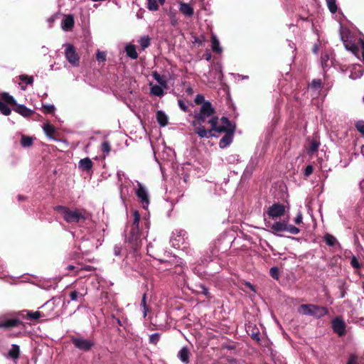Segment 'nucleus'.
I'll return each mask as SVG.
<instances>
[{"instance_id":"09e8293b","label":"nucleus","mask_w":364,"mask_h":364,"mask_svg":"<svg viewBox=\"0 0 364 364\" xmlns=\"http://www.w3.org/2000/svg\"><path fill=\"white\" fill-rule=\"evenodd\" d=\"M302 220H303L302 213L301 212H299L296 215L294 222L296 224L299 225L302 223Z\"/></svg>"},{"instance_id":"b1692460","label":"nucleus","mask_w":364,"mask_h":364,"mask_svg":"<svg viewBox=\"0 0 364 364\" xmlns=\"http://www.w3.org/2000/svg\"><path fill=\"white\" fill-rule=\"evenodd\" d=\"M152 76L161 86L164 88L167 87V81L164 76H161L157 72H153Z\"/></svg>"},{"instance_id":"69168bd1","label":"nucleus","mask_w":364,"mask_h":364,"mask_svg":"<svg viewBox=\"0 0 364 364\" xmlns=\"http://www.w3.org/2000/svg\"><path fill=\"white\" fill-rule=\"evenodd\" d=\"M328 59H326V58L321 59L322 65H323V67L326 65V63L328 61Z\"/></svg>"},{"instance_id":"bf43d9fd","label":"nucleus","mask_w":364,"mask_h":364,"mask_svg":"<svg viewBox=\"0 0 364 364\" xmlns=\"http://www.w3.org/2000/svg\"><path fill=\"white\" fill-rule=\"evenodd\" d=\"M186 92L189 95H193V89L191 87H188L186 89Z\"/></svg>"},{"instance_id":"ea45409f","label":"nucleus","mask_w":364,"mask_h":364,"mask_svg":"<svg viewBox=\"0 0 364 364\" xmlns=\"http://www.w3.org/2000/svg\"><path fill=\"white\" fill-rule=\"evenodd\" d=\"M4 99L8 103H10V104H11L13 105H16V106L17 105L15 99L12 96L9 95V94H4Z\"/></svg>"},{"instance_id":"6ab92c4d","label":"nucleus","mask_w":364,"mask_h":364,"mask_svg":"<svg viewBox=\"0 0 364 364\" xmlns=\"http://www.w3.org/2000/svg\"><path fill=\"white\" fill-rule=\"evenodd\" d=\"M180 11L182 14L187 16H192L193 14V9L191 5L186 3H181L180 4Z\"/></svg>"},{"instance_id":"de8ad7c7","label":"nucleus","mask_w":364,"mask_h":364,"mask_svg":"<svg viewBox=\"0 0 364 364\" xmlns=\"http://www.w3.org/2000/svg\"><path fill=\"white\" fill-rule=\"evenodd\" d=\"M362 75H363V71L361 70H358L354 74L351 73L350 75V77L353 80H355L356 78L360 77Z\"/></svg>"},{"instance_id":"c756f323","label":"nucleus","mask_w":364,"mask_h":364,"mask_svg":"<svg viewBox=\"0 0 364 364\" xmlns=\"http://www.w3.org/2000/svg\"><path fill=\"white\" fill-rule=\"evenodd\" d=\"M139 43L142 49H145L150 45V38L148 36H143L139 40Z\"/></svg>"},{"instance_id":"473e14b6","label":"nucleus","mask_w":364,"mask_h":364,"mask_svg":"<svg viewBox=\"0 0 364 364\" xmlns=\"http://www.w3.org/2000/svg\"><path fill=\"white\" fill-rule=\"evenodd\" d=\"M285 231H287L291 234H293V235H297L300 232V230L298 228H296L292 225H289L287 223L286 225Z\"/></svg>"},{"instance_id":"dca6fc26","label":"nucleus","mask_w":364,"mask_h":364,"mask_svg":"<svg viewBox=\"0 0 364 364\" xmlns=\"http://www.w3.org/2000/svg\"><path fill=\"white\" fill-rule=\"evenodd\" d=\"M125 52L127 55L132 59H136L138 58V53L136 50V46L133 44L129 43L125 46Z\"/></svg>"},{"instance_id":"603ef678","label":"nucleus","mask_w":364,"mask_h":364,"mask_svg":"<svg viewBox=\"0 0 364 364\" xmlns=\"http://www.w3.org/2000/svg\"><path fill=\"white\" fill-rule=\"evenodd\" d=\"M357 363V357L355 355H350L347 364H356Z\"/></svg>"},{"instance_id":"72a5a7b5","label":"nucleus","mask_w":364,"mask_h":364,"mask_svg":"<svg viewBox=\"0 0 364 364\" xmlns=\"http://www.w3.org/2000/svg\"><path fill=\"white\" fill-rule=\"evenodd\" d=\"M327 5L330 11L333 14L337 11V6L336 4V0H326Z\"/></svg>"},{"instance_id":"4d7b16f0","label":"nucleus","mask_w":364,"mask_h":364,"mask_svg":"<svg viewBox=\"0 0 364 364\" xmlns=\"http://www.w3.org/2000/svg\"><path fill=\"white\" fill-rule=\"evenodd\" d=\"M359 188L362 192H364V178L359 183Z\"/></svg>"},{"instance_id":"f03ea898","label":"nucleus","mask_w":364,"mask_h":364,"mask_svg":"<svg viewBox=\"0 0 364 364\" xmlns=\"http://www.w3.org/2000/svg\"><path fill=\"white\" fill-rule=\"evenodd\" d=\"M54 210L60 213L63 219L69 223H77L81 220H85V212L82 210L75 209L70 210L63 205H57Z\"/></svg>"},{"instance_id":"3c124183","label":"nucleus","mask_w":364,"mask_h":364,"mask_svg":"<svg viewBox=\"0 0 364 364\" xmlns=\"http://www.w3.org/2000/svg\"><path fill=\"white\" fill-rule=\"evenodd\" d=\"M313 172V167L311 165H308L304 170V175L309 176Z\"/></svg>"},{"instance_id":"e433bc0d","label":"nucleus","mask_w":364,"mask_h":364,"mask_svg":"<svg viewBox=\"0 0 364 364\" xmlns=\"http://www.w3.org/2000/svg\"><path fill=\"white\" fill-rule=\"evenodd\" d=\"M43 112L44 113H52L55 111V108L53 105H44L43 106Z\"/></svg>"},{"instance_id":"5fc2aeb1","label":"nucleus","mask_w":364,"mask_h":364,"mask_svg":"<svg viewBox=\"0 0 364 364\" xmlns=\"http://www.w3.org/2000/svg\"><path fill=\"white\" fill-rule=\"evenodd\" d=\"M57 18L58 14H55L48 18V22L51 25L56 20Z\"/></svg>"},{"instance_id":"f3484780","label":"nucleus","mask_w":364,"mask_h":364,"mask_svg":"<svg viewBox=\"0 0 364 364\" xmlns=\"http://www.w3.org/2000/svg\"><path fill=\"white\" fill-rule=\"evenodd\" d=\"M15 111L26 117L31 116L34 112L33 110L21 105H17Z\"/></svg>"},{"instance_id":"4468645a","label":"nucleus","mask_w":364,"mask_h":364,"mask_svg":"<svg viewBox=\"0 0 364 364\" xmlns=\"http://www.w3.org/2000/svg\"><path fill=\"white\" fill-rule=\"evenodd\" d=\"M78 167L83 171H87L92 167V161L90 158H85L79 161Z\"/></svg>"},{"instance_id":"7c9ffc66","label":"nucleus","mask_w":364,"mask_h":364,"mask_svg":"<svg viewBox=\"0 0 364 364\" xmlns=\"http://www.w3.org/2000/svg\"><path fill=\"white\" fill-rule=\"evenodd\" d=\"M0 112L4 114V115H6V116H8L11 114V109L10 108L8 107V105L0 101Z\"/></svg>"},{"instance_id":"6e6552de","label":"nucleus","mask_w":364,"mask_h":364,"mask_svg":"<svg viewBox=\"0 0 364 364\" xmlns=\"http://www.w3.org/2000/svg\"><path fill=\"white\" fill-rule=\"evenodd\" d=\"M332 328L339 336H343L346 333V324L339 317H336L332 321Z\"/></svg>"},{"instance_id":"f8f14e48","label":"nucleus","mask_w":364,"mask_h":364,"mask_svg":"<svg viewBox=\"0 0 364 364\" xmlns=\"http://www.w3.org/2000/svg\"><path fill=\"white\" fill-rule=\"evenodd\" d=\"M140 238L139 227H130L127 239L129 242H136Z\"/></svg>"},{"instance_id":"39448f33","label":"nucleus","mask_w":364,"mask_h":364,"mask_svg":"<svg viewBox=\"0 0 364 364\" xmlns=\"http://www.w3.org/2000/svg\"><path fill=\"white\" fill-rule=\"evenodd\" d=\"M65 56L66 60L73 67H77L80 65V56L76 52L75 47L70 43L65 44Z\"/></svg>"},{"instance_id":"2f4dec72","label":"nucleus","mask_w":364,"mask_h":364,"mask_svg":"<svg viewBox=\"0 0 364 364\" xmlns=\"http://www.w3.org/2000/svg\"><path fill=\"white\" fill-rule=\"evenodd\" d=\"M147 8L150 11H157L159 9V5L156 0H147Z\"/></svg>"},{"instance_id":"2eb2a0df","label":"nucleus","mask_w":364,"mask_h":364,"mask_svg":"<svg viewBox=\"0 0 364 364\" xmlns=\"http://www.w3.org/2000/svg\"><path fill=\"white\" fill-rule=\"evenodd\" d=\"M150 92L151 95L157 97H162L164 95V88L161 85H154L152 82L149 83Z\"/></svg>"},{"instance_id":"864d4df0","label":"nucleus","mask_w":364,"mask_h":364,"mask_svg":"<svg viewBox=\"0 0 364 364\" xmlns=\"http://www.w3.org/2000/svg\"><path fill=\"white\" fill-rule=\"evenodd\" d=\"M350 264L351 265L354 267V268H358L359 267V263H358V261L357 260V259L353 257L351 259V262H350Z\"/></svg>"},{"instance_id":"bb28decb","label":"nucleus","mask_w":364,"mask_h":364,"mask_svg":"<svg viewBox=\"0 0 364 364\" xmlns=\"http://www.w3.org/2000/svg\"><path fill=\"white\" fill-rule=\"evenodd\" d=\"M33 139L31 136L23 135L21 140V144L23 147H28L33 144Z\"/></svg>"},{"instance_id":"c03bdc74","label":"nucleus","mask_w":364,"mask_h":364,"mask_svg":"<svg viewBox=\"0 0 364 364\" xmlns=\"http://www.w3.org/2000/svg\"><path fill=\"white\" fill-rule=\"evenodd\" d=\"M178 105L179 106V107L183 111V112H187L188 109V107L187 106V105L186 104V102L182 100H178Z\"/></svg>"},{"instance_id":"1a4fd4ad","label":"nucleus","mask_w":364,"mask_h":364,"mask_svg":"<svg viewBox=\"0 0 364 364\" xmlns=\"http://www.w3.org/2000/svg\"><path fill=\"white\" fill-rule=\"evenodd\" d=\"M136 196L140 199L143 208L146 209L149 205V199L148 192L145 187L140 185L136 191Z\"/></svg>"},{"instance_id":"37998d69","label":"nucleus","mask_w":364,"mask_h":364,"mask_svg":"<svg viewBox=\"0 0 364 364\" xmlns=\"http://www.w3.org/2000/svg\"><path fill=\"white\" fill-rule=\"evenodd\" d=\"M97 60L100 62H103L106 60V53L98 50L97 53Z\"/></svg>"},{"instance_id":"a18cd8bd","label":"nucleus","mask_w":364,"mask_h":364,"mask_svg":"<svg viewBox=\"0 0 364 364\" xmlns=\"http://www.w3.org/2000/svg\"><path fill=\"white\" fill-rule=\"evenodd\" d=\"M101 148H102V151L104 153L108 154L110 151V146H109V143H107L106 141H105L102 144Z\"/></svg>"},{"instance_id":"79ce46f5","label":"nucleus","mask_w":364,"mask_h":364,"mask_svg":"<svg viewBox=\"0 0 364 364\" xmlns=\"http://www.w3.org/2000/svg\"><path fill=\"white\" fill-rule=\"evenodd\" d=\"M194 102L197 104V105H200V104H203L204 102H205L206 101L205 100V97L203 95H200V94H198L196 96V98L194 100Z\"/></svg>"},{"instance_id":"8fccbe9b","label":"nucleus","mask_w":364,"mask_h":364,"mask_svg":"<svg viewBox=\"0 0 364 364\" xmlns=\"http://www.w3.org/2000/svg\"><path fill=\"white\" fill-rule=\"evenodd\" d=\"M321 86V82L320 80H314L311 82V87L316 89L320 88Z\"/></svg>"},{"instance_id":"9b49d317","label":"nucleus","mask_w":364,"mask_h":364,"mask_svg":"<svg viewBox=\"0 0 364 364\" xmlns=\"http://www.w3.org/2000/svg\"><path fill=\"white\" fill-rule=\"evenodd\" d=\"M74 23L73 15L65 16V18L62 21L61 28L63 31H70L74 26Z\"/></svg>"},{"instance_id":"ddd939ff","label":"nucleus","mask_w":364,"mask_h":364,"mask_svg":"<svg viewBox=\"0 0 364 364\" xmlns=\"http://www.w3.org/2000/svg\"><path fill=\"white\" fill-rule=\"evenodd\" d=\"M178 357L182 363L188 364L189 363L190 351L188 347H183L178 353Z\"/></svg>"},{"instance_id":"393cba45","label":"nucleus","mask_w":364,"mask_h":364,"mask_svg":"<svg viewBox=\"0 0 364 364\" xmlns=\"http://www.w3.org/2000/svg\"><path fill=\"white\" fill-rule=\"evenodd\" d=\"M19 346L16 344H13L9 351V355L13 359H17L19 355Z\"/></svg>"},{"instance_id":"7ed1b4c3","label":"nucleus","mask_w":364,"mask_h":364,"mask_svg":"<svg viewBox=\"0 0 364 364\" xmlns=\"http://www.w3.org/2000/svg\"><path fill=\"white\" fill-rule=\"evenodd\" d=\"M298 312L302 315L321 318L328 314V309L314 304H301L298 309Z\"/></svg>"},{"instance_id":"4c0bfd02","label":"nucleus","mask_w":364,"mask_h":364,"mask_svg":"<svg viewBox=\"0 0 364 364\" xmlns=\"http://www.w3.org/2000/svg\"><path fill=\"white\" fill-rule=\"evenodd\" d=\"M19 79L21 80V81H23L25 82L26 84H32L33 83V77L32 76H28V75H21L19 76Z\"/></svg>"},{"instance_id":"a211bd4d","label":"nucleus","mask_w":364,"mask_h":364,"mask_svg":"<svg viewBox=\"0 0 364 364\" xmlns=\"http://www.w3.org/2000/svg\"><path fill=\"white\" fill-rule=\"evenodd\" d=\"M156 120L161 127H165L168 124V117L161 110H159L156 112Z\"/></svg>"},{"instance_id":"412c9836","label":"nucleus","mask_w":364,"mask_h":364,"mask_svg":"<svg viewBox=\"0 0 364 364\" xmlns=\"http://www.w3.org/2000/svg\"><path fill=\"white\" fill-rule=\"evenodd\" d=\"M45 134L51 139L55 140V138L52 136V134L55 133V129L53 126L48 123L44 124L42 127Z\"/></svg>"},{"instance_id":"e2e57ef3","label":"nucleus","mask_w":364,"mask_h":364,"mask_svg":"<svg viewBox=\"0 0 364 364\" xmlns=\"http://www.w3.org/2000/svg\"><path fill=\"white\" fill-rule=\"evenodd\" d=\"M318 149V145L316 144H311V149L313 151H316Z\"/></svg>"},{"instance_id":"0e129e2a","label":"nucleus","mask_w":364,"mask_h":364,"mask_svg":"<svg viewBox=\"0 0 364 364\" xmlns=\"http://www.w3.org/2000/svg\"><path fill=\"white\" fill-rule=\"evenodd\" d=\"M362 48H363L362 57H363V61L364 63V41L362 42Z\"/></svg>"},{"instance_id":"338daca9","label":"nucleus","mask_w":364,"mask_h":364,"mask_svg":"<svg viewBox=\"0 0 364 364\" xmlns=\"http://www.w3.org/2000/svg\"><path fill=\"white\" fill-rule=\"evenodd\" d=\"M67 269L70 271L73 270L75 269V267L73 265H69L68 266Z\"/></svg>"},{"instance_id":"423d86ee","label":"nucleus","mask_w":364,"mask_h":364,"mask_svg":"<svg viewBox=\"0 0 364 364\" xmlns=\"http://www.w3.org/2000/svg\"><path fill=\"white\" fill-rule=\"evenodd\" d=\"M284 212L285 208L283 205L274 203L268 208L267 213L269 218H276L283 215Z\"/></svg>"},{"instance_id":"aec40b11","label":"nucleus","mask_w":364,"mask_h":364,"mask_svg":"<svg viewBox=\"0 0 364 364\" xmlns=\"http://www.w3.org/2000/svg\"><path fill=\"white\" fill-rule=\"evenodd\" d=\"M342 41L343 42V45L346 48V49L348 51H350L354 55H357V52L358 50V47L353 43L348 41L347 40H344L342 38Z\"/></svg>"},{"instance_id":"a878e982","label":"nucleus","mask_w":364,"mask_h":364,"mask_svg":"<svg viewBox=\"0 0 364 364\" xmlns=\"http://www.w3.org/2000/svg\"><path fill=\"white\" fill-rule=\"evenodd\" d=\"M212 49L216 53H221L222 51V48L220 46L219 41L214 35L212 36Z\"/></svg>"},{"instance_id":"9d476101","label":"nucleus","mask_w":364,"mask_h":364,"mask_svg":"<svg viewBox=\"0 0 364 364\" xmlns=\"http://www.w3.org/2000/svg\"><path fill=\"white\" fill-rule=\"evenodd\" d=\"M204 122H200L197 119H195L192 122L191 124L194 128V132L198 134V136L201 138L207 137L208 131L205 129V127L202 125V123Z\"/></svg>"},{"instance_id":"cd10ccee","label":"nucleus","mask_w":364,"mask_h":364,"mask_svg":"<svg viewBox=\"0 0 364 364\" xmlns=\"http://www.w3.org/2000/svg\"><path fill=\"white\" fill-rule=\"evenodd\" d=\"M133 215V222L131 226L132 227H139V221L141 220V216L138 210H134L132 211Z\"/></svg>"},{"instance_id":"c85d7f7f","label":"nucleus","mask_w":364,"mask_h":364,"mask_svg":"<svg viewBox=\"0 0 364 364\" xmlns=\"http://www.w3.org/2000/svg\"><path fill=\"white\" fill-rule=\"evenodd\" d=\"M324 240L328 246H334L337 243L336 238L330 234H326L324 236Z\"/></svg>"},{"instance_id":"0eeeda50","label":"nucleus","mask_w":364,"mask_h":364,"mask_svg":"<svg viewBox=\"0 0 364 364\" xmlns=\"http://www.w3.org/2000/svg\"><path fill=\"white\" fill-rule=\"evenodd\" d=\"M73 343L76 348L82 350H88L93 346V342L90 340L82 338H73Z\"/></svg>"},{"instance_id":"58836bf2","label":"nucleus","mask_w":364,"mask_h":364,"mask_svg":"<svg viewBox=\"0 0 364 364\" xmlns=\"http://www.w3.org/2000/svg\"><path fill=\"white\" fill-rule=\"evenodd\" d=\"M357 130L364 135V121L359 120L355 123Z\"/></svg>"},{"instance_id":"a19ab883","label":"nucleus","mask_w":364,"mask_h":364,"mask_svg":"<svg viewBox=\"0 0 364 364\" xmlns=\"http://www.w3.org/2000/svg\"><path fill=\"white\" fill-rule=\"evenodd\" d=\"M86 294H87V292L85 291V293L80 294V296H84ZM79 295H80L79 292H77V291H73L70 294V299L72 301H75V300H77Z\"/></svg>"},{"instance_id":"680f3d73","label":"nucleus","mask_w":364,"mask_h":364,"mask_svg":"<svg viewBox=\"0 0 364 364\" xmlns=\"http://www.w3.org/2000/svg\"><path fill=\"white\" fill-rule=\"evenodd\" d=\"M92 269H93V267L90 265L85 266L84 267V269L86 271H91V270H92Z\"/></svg>"},{"instance_id":"f257e3e1","label":"nucleus","mask_w":364,"mask_h":364,"mask_svg":"<svg viewBox=\"0 0 364 364\" xmlns=\"http://www.w3.org/2000/svg\"><path fill=\"white\" fill-rule=\"evenodd\" d=\"M220 122L222 124L218 126V117H212L210 120H208V123L211 126L210 132H215L219 134L223 132L225 133L219 143L220 147L224 149L231 144L235 127L231 124L230 122L228 119L227 117H223L220 119Z\"/></svg>"},{"instance_id":"13d9d810","label":"nucleus","mask_w":364,"mask_h":364,"mask_svg":"<svg viewBox=\"0 0 364 364\" xmlns=\"http://www.w3.org/2000/svg\"><path fill=\"white\" fill-rule=\"evenodd\" d=\"M147 312H148V307L147 306L146 307H143L144 317L146 316Z\"/></svg>"},{"instance_id":"4be33fe9","label":"nucleus","mask_w":364,"mask_h":364,"mask_svg":"<svg viewBox=\"0 0 364 364\" xmlns=\"http://www.w3.org/2000/svg\"><path fill=\"white\" fill-rule=\"evenodd\" d=\"M286 225V222H276L272 224L270 228L272 230V232L275 233L277 232L285 231Z\"/></svg>"},{"instance_id":"20e7f679","label":"nucleus","mask_w":364,"mask_h":364,"mask_svg":"<svg viewBox=\"0 0 364 364\" xmlns=\"http://www.w3.org/2000/svg\"><path fill=\"white\" fill-rule=\"evenodd\" d=\"M215 109L210 102H204L198 113L195 114L194 118L200 122H205L207 118L217 117L214 116Z\"/></svg>"},{"instance_id":"052dcab7","label":"nucleus","mask_w":364,"mask_h":364,"mask_svg":"<svg viewBox=\"0 0 364 364\" xmlns=\"http://www.w3.org/2000/svg\"><path fill=\"white\" fill-rule=\"evenodd\" d=\"M194 43H198L199 45H201L202 44V41H200L199 38H196L194 41H193Z\"/></svg>"},{"instance_id":"49530a36","label":"nucleus","mask_w":364,"mask_h":364,"mask_svg":"<svg viewBox=\"0 0 364 364\" xmlns=\"http://www.w3.org/2000/svg\"><path fill=\"white\" fill-rule=\"evenodd\" d=\"M270 274L274 279H279L278 269L277 267H272L270 269Z\"/></svg>"},{"instance_id":"5701e85b","label":"nucleus","mask_w":364,"mask_h":364,"mask_svg":"<svg viewBox=\"0 0 364 364\" xmlns=\"http://www.w3.org/2000/svg\"><path fill=\"white\" fill-rule=\"evenodd\" d=\"M20 323V321L18 319L12 318V319H8L5 321L3 323H0V328H10L16 326L18 324Z\"/></svg>"},{"instance_id":"774afa93","label":"nucleus","mask_w":364,"mask_h":364,"mask_svg":"<svg viewBox=\"0 0 364 364\" xmlns=\"http://www.w3.org/2000/svg\"><path fill=\"white\" fill-rule=\"evenodd\" d=\"M247 285L250 287V289L255 291L254 287L250 283H247Z\"/></svg>"},{"instance_id":"c9c22d12","label":"nucleus","mask_w":364,"mask_h":364,"mask_svg":"<svg viewBox=\"0 0 364 364\" xmlns=\"http://www.w3.org/2000/svg\"><path fill=\"white\" fill-rule=\"evenodd\" d=\"M160 339V334L159 333H155L151 334L149 336V342L152 344L156 345Z\"/></svg>"},{"instance_id":"6e6d98bb","label":"nucleus","mask_w":364,"mask_h":364,"mask_svg":"<svg viewBox=\"0 0 364 364\" xmlns=\"http://www.w3.org/2000/svg\"><path fill=\"white\" fill-rule=\"evenodd\" d=\"M146 294H144L143 297H142L141 303L142 307H146L147 306L146 304Z\"/></svg>"},{"instance_id":"f704fd0d","label":"nucleus","mask_w":364,"mask_h":364,"mask_svg":"<svg viewBox=\"0 0 364 364\" xmlns=\"http://www.w3.org/2000/svg\"><path fill=\"white\" fill-rule=\"evenodd\" d=\"M26 315L27 317L30 319L37 320L41 316V313L38 311L34 312L28 311Z\"/></svg>"}]
</instances>
